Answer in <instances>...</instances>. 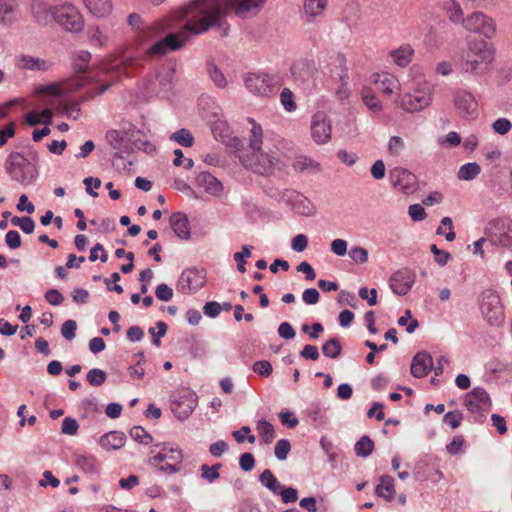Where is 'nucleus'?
<instances>
[{
	"label": "nucleus",
	"mask_w": 512,
	"mask_h": 512,
	"mask_svg": "<svg viewBox=\"0 0 512 512\" xmlns=\"http://www.w3.org/2000/svg\"><path fill=\"white\" fill-rule=\"evenodd\" d=\"M170 226L174 234L183 240H188L191 235L189 221L187 216L182 212L173 213L170 216Z\"/></svg>",
	"instance_id": "393cba45"
},
{
	"label": "nucleus",
	"mask_w": 512,
	"mask_h": 512,
	"mask_svg": "<svg viewBox=\"0 0 512 512\" xmlns=\"http://www.w3.org/2000/svg\"><path fill=\"white\" fill-rule=\"evenodd\" d=\"M5 170L11 179L28 186L37 178V169L24 155L19 152H12L5 161Z\"/></svg>",
	"instance_id": "39448f33"
},
{
	"label": "nucleus",
	"mask_w": 512,
	"mask_h": 512,
	"mask_svg": "<svg viewBox=\"0 0 512 512\" xmlns=\"http://www.w3.org/2000/svg\"><path fill=\"white\" fill-rule=\"evenodd\" d=\"M311 137L315 143L323 145L331 140L332 125L329 116L323 112H316L311 119Z\"/></svg>",
	"instance_id": "ddd939ff"
},
{
	"label": "nucleus",
	"mask_w": 512,
	"mask_h": 512,
	"mask_svg": "<svg viewBox=\"0 0 512 512\" xmlns=\"http://www.w3.org/2000/svg\"><path fill=\"white\" fill-rule=\"evenodd\" d=\"M496 57V48L484 39L467 42V51L458 62V69L463 76L480 78L489 73Z\"/></svg>",
	"instance_id": "f03ea898"
},
{
	"label": "nucleus",
	"mask_w": 512,
	"mask_h": 512,
	"mask_svg": "<svg viewBox=\"0 0 512 512\" xmlns=\"http://www.w3.org/2000/svg\"><path fill=\"white\" fill-rule=\"evenodd\" d=\"M248 123L251 125V129L248 134V145L250 150L252 149H260L261 145L264 143V132L259 123H257L253 118L247 119Z\"/></svg>",
	"instance_id": "473e14b6"
},
{
	"label": "nucleus",
	"mask_w": 512,
	"mask_h": 512,
	"mask_svg": "<svg viewBox=\"0 0 512 512\" xmlns=\"http://www.w3.org/2000/svg\"><path fill=\"white\" fill-rule=\"evenodd\" d=\"M405 148V143L401 137L392 136L388 142V151L391 155H399Z\"/></svg>",
	"instance_id": "4d7b16f0"
},
{
	"label": "nucleus",
	"mask_w": 512,
	"mask_h": 512,
	"mask_svg": "<svg viewBox=\"0 0 512 512\" xmlns=\"http://www.w3.org/2000/svg\"><path fill=\"white\" fill-rule=\"evenodd\" d=\"M196 405V395L189 390H184L172 401L171 409L179 419H185L193 412Z\"/></svg>",
	"instance_id": "a211bd4d"
},
{
	"label": "nucleus",
	"mask_w": 512,
	"mask_h": 512,
	"mask_svg": "<svg viewBox=\"0 0 512 512\" xmlns=\"http://www.w3.org/2000/svg\"><path fill=\"white\" fill-rule=\"evenodd\" d=\"M88 34L93 45L102 47L107 44L108 37L101 31L98 26L90 27Z\"/></svg>",
	"instance_id": "de8ad7c7"
},
{
	"label": "nucleus",
	"mask_w": 512,
	"mask_h": 512,
	"mask_svg": "<svg viewBox=\"0 0 512 512\" xmlns=\"http://www.w3.org/2000/svg\"><path fill=\"white\" fill-rule=\"evenodd\" d=\"M78 428V422L74 418L66 417L62 421L61 431L63 434L75 435L78 431Z\"/></svg>",
	"instance_id": "052dcab7"
},
{
	"label": "nucleus",
	"mask_w": 512,
	"mask_h": 512,
	"mask_svg": "<svg viewBox=\"0 0 512 512\" xmlns=\"http://www.w3.org/2000/svg\"><path fill=\"white\" fill-rule=\"evenodd\" d=\"M291 450V444L287 439H280L275 446L274 453L278 460H286Z\"/></svg>",
	"instance_id": "3c124183"
},
{
	"label": "nucleus",
	"mask_w": 512,
	"mask_h": 512,
	"mask_svg": "<svg viewBox=\"0 0 512 512\" xmlns=\"http://www.w3.org/2000/svg\"><path fill=\"white\" fill-rule=\"evenodd\" d=\"M87 10L95 17L101 18L112 11L111 0H82Z\"/></svg>",
	"instance_id": "2f4dec72"
},
{
	"label": "nucleus",
	"mask_w": 512,
	"mask_h": 512,
	"mask_svg": "<svg viewBox=\"0 0 512 512\" xmlns=\"http://www.w3.org/2000/svg\"><path fill=\"white\" fill-rule=\"evenodd\" d=\"M246 88L254 95L271 97L281 86L279 77L265 73H250L245 77Z\"/></svg>",
	"instance_id": "9d476101"
},
{
	"label": "nucleus",
	"mask_w": 512,
	"mask_h": 512,
	"mask_svg": "<svg viewBox=\"0 0 512 512\" xmlns=\"http://www.w3.org/2000/svg\"><path fill=\"white\" fill-rule=\"evenodd\" d=\"M53 7L44 0H32L30 10L33 20L40 26H47L53 20Z\"/></svg>",
	"instance_id": "aec40b11"
},
{
	"label": "nucleus",
	"mask_w": 512,
	"mask_h": 512,
	"mask_svg": "<svg viewBox=\"0 0 512 512\" xmlns=\"http://www.w3.org/2000/svg\"><path fill=\"white\" fill-rule=\"evenodd\" d=\"M371 82L377 87L378 91L386 97L390 98L401 92L399 79L389 72L374 73L371 76Z\"/></svg>",
	"instance_id": "dca6fc26"
},
{
	"label": "nucleus",
	"mask_w": 512,
	"mask_h": 512,
	"mask_svg": "<svg viewBox=\"0 0 512 512\" xmlns=\"http://www.w3.org/2000/svg\"><path fill=\"white\" fill-rule=\"evenodd\" d=\"M277 495H280L282 501L286 504L296 502L298 499V492L295 488L292 487H281Z\"/></svg>",
	"instance_id": "13d9d810"
},
{
	"label": "nucleus",
	"mask_w": 512,
	"mask_h": 512,
	"mask_svg": "<svg viewBox=\"0 0 512 512\" xmlns=\"http://www.w3.org/2000/svg\"><path fill=\"white\" fill-rule=\"evenodd\" d=\"M390 180L395 188L407 192L413 187L415 176L406 169L395 168L390 172Z\"/></svg>",
	"instance_id": "4be33fe9"
},
{
	"label": "nucleus",
	"mask_w": 512,
	"mask_h": 512,
	"mask_svg": "<svg viewBox=\"0 0 512 512\" xmlns=\"http://www.w3.org/2000/svg\"><path fill=\"white\" fill-rule=\"evenodd\" d=\"M334 64L337 66V87L335 88V96L340 101L348 100L351 95L348 79V68L346 66V58L342 54H336L332 57Z\"/></svg>",
	"instance_id": "4468645a"
},
{
	"label": "nucleus",
	"mask_w": 512,
	"mask_h": 512,
	"mask_svg": "<svg viewBox=\"0 0 512 512\" xmlns=\"http://www.w3.org/2000/svg\"><path fill=\"white\" fill-rule=\"evenodd\" d=\"M375 494L388 502L393 501L395 497V481L393 477L382 475L375 487Z\"/></svg>",
	"instance_id": "cd10ccee"
},
{
	"label": "nucleus",
	"mask_w": 512,
	"mask_h": 512,
	"mask_svg": "<svg viewBox=\"0 0 512 512\" xmlns=\"http://www.w3.org/2000/svg\"><path fill=\"white\" fill-rule=\"evenodd\" d=\"M89 82L87 76L77 75L73 78L67 79L62 83L53 84L46 87V91L55 96H59L65 93L74 92L81 87H84Z\"/></svg>",
	"instance_id": "6ab92c4d"
},
{
	"label": "nucleus",
	"mask_w": 512,
	"mask_h": 512,
	"mask_svg": "<svg viewBox=\"0 0 512 512\" xmlns=\"http://www.w3.org/2000/svg\"><path fill=\"white\" fill-rule=\"evenodd\" d=\"M280 101L284 109L288 112H293L297 108L296 103L294 101V94L289 88H284L281 91Z\"/></svg>",
	"instance_id": "09e8293b"
},
{
	"label": "nucleus",
	"mask_w": 512,
	"mask_h": 512,
	"mask_svg": "<svg viewBox=\"0 0 512 512\" xmlns=\"http://www.w3.org/2000/svg\"><path fill=\"white\" fill-rule=\"evenodd\" d=\"M414 49L410 44H403L399 48L390 51L389 56L394 64L399 67L408 66L413 58Z\"/></svg>",
	"instance_id": "c85d7f7f"
},
{
	"label": "nucleus",
	"mask_w": 512,
	"mask_h": 512,
	"mask_svg": "<svg viewBox=\"0 0 512 512\" xmlns=\"http://www.w3.org/2000/svg\"><path fill=\"white\" fill-rule=\"evenodd\" d=\"M453 104L462 118L474 120L478 117V101L467 89L458 88L453 95Z\"/></svg>",
	"instance_id": "9b49d317"
},
{
	"label": "nucleus",
	"mask_w": 512,
	"mask_h": 512,
	"mask_svg": "<svg viewBox=\"0 0 512 512\" xmlns=\"http://www.w3.org/2000/svg\"><path fill=\"white\" fill-rule=\"evenodd\" d=\"M198 181L204 187L205 191L211 195H218L222 191L221 182L210 173L200 174Z\"/></svg>",
	"instance_id": "c9c22d12"
},
{
	"label": "nucleus",
	"mask_w": 512,
	"mask_h": 512,
	"mask_svg": "<svg viewBox=\"0 0 512 512\" xmlns=\"http://www.w3.org/2000/svg\"><path fill=\"white\" fill-rule=\"evenodd\" d=\"M463 28L468 32L481 35L487 40L495 38L498 33L495 19L481 11L468 14L465 17Z\"/></svg>",
	"instance_id": "1a4fd4ad"
},
{
	"label": "nucleus",
	"mask_w": 512,
	"mask_h": 512,
	"mask_svg": "<svg viewBox=\"0 0 512 512\" xmlns=\"http://www.w3.org/2000/svg\"><path fill=\"white\" fill-rule=\"evenodd\" d=\"M11 223L14 226H18L26 234H31L35 228V223H34L33 219L28 216H24V217L14 216L11 219Z\"/></svg>",
	"instance_id": "49530a36"
},
{
	"label": "nucleus",
	"mask_w": 512,
	"mask_h": 512,
	"mask_svg": "<svg viewBox=\"0 0 512 512\" xmlns=\"http://www.w3.org/2000/svg\"><path fill=\"white\" fill-rule=\"evenodd\" d=\"M464 442H465V440L462 435L455 436L452 439V441L449 444H447V446H446L447 452L450 455L458 454L462 450Z\"/></svg>",
	"instance_id": "680f3d73"
},
{
	"label": "nucleus",
	"mask_w": 512,
	"mask_h": 512,
	"mask_svg": "<svg viewBox=\"0 0 512 512\" xmlns=\"http://www.w3.org/2000/svg\"><path fill=\"white\" fill-rule=\"evenodd\" d=\"M463 419V415L459 411H450L444 415L443 421L449 425L452 429H456L460 426Z\"/></svg>",
	"instance_id": "6e6d98bb"
},
{
	"label": "nucleus",
	"mask_w": 512,
	"mask_h": 512,
	"mask_svg": "<svg viewBox=\"0 0 512 512\" xmlns=\"http://www.w3.org/2000/svg\"><path fill=\"white\" fill-rule=\"evenodd\" d=\"M75 465L84 473L90 475H99L101 471V463L98 459L90 454L76 455Z\"/></svg>",
	"instance_id": "a878e982"
},
{
	"label": "nucleus",
	"mask_w": 512,
	"mask_h": 512,
	"mask_svg": "<svg viewBox=\"0 0 512 512\" xmlns=\"http://www.w3.org/2000/svg\"><path fill=\"white\" fill-rule=\"evenodd\" d=\"M156 297L161 301H170L173 297V290L167 284L161 283L156 287Z\"/></svg>",
	"instance_id": "bf43d9fd"
},
{
	"label": "nucleus",
	"mask_w": 512,
	"mask_h": 512,
	"mask_svg": "<svg viewBox=\"0 0 512 512\" xmlns=\"http://www.w3.org/2000/svg\"><path fill=\"white\" fill-rule=\"evenodd\" d=\"M481 172V167L476 162H470L462 165L458 171V179L470 181L475 179Z\"/></svg>",
	"instance_id": "4c0bfd02"
},
{
	"label": "nucleus",
	"mask_w": 512,
	"mask_h": 512,
	"mask_svg": "<svg viewBox=\"0 0 512 512\" xmlns=\"http://www.w3.org/2000/svg\"><path fill=\"white\" fill-rule=\"evenodd\" d=\"M445 11L449 20L454 24L464 25L465 17L460 4L456 0H448L444 4Z\"/></svg>",
	"instance_id": "f704fd0d"
},
{
	"label": "nucleus",
	"mask_w": 512,
	"mask_h": 512,
	"mask_svg": "<svg viewBox=\"0 0 512 512\" xmlns=\"http://www.w3.org/2000/svg\"><path fill=\"white\" fill-rule=\"evenodd\" d=\"M479 307L483 318L491 326H500L504 322V307L500 296L494 290L487 289L480 294Z\"/></svg>",
	"instance_id": "0eeeda50"
},
{
	"label": "nucleus",
	"mask_w": 512,
	"mask_h": 512,
	"mask_svg": "<svg viewBox=\"0 0 512 512\" xmlns=\"http://www.w3.org/2000/svg\"><path fill=\"white\" fill-rule=\"evenodd\" d=\"M206 282V272L203 269H185L176 284L178 292L182 294L194 293L201 289Z\"/></svg>",
	"instance_id": "f8f14e48"
},
{
	"label": "nucleus",
	"mask_w": 512,
	"mask_h": 512,
	"mask_svg": "<svg viewBox=\"0 0 512 512\" xmlns=\"http://www.w3.org/2000/svg\"><path fill=\"white\" fill-rule=\"evenodd\" d=\"M16 65L21 69L46 71L50 68V63L44 59L21 55L16 60Z\"/></svg>",
	"instance_id": "c756f323"
},
{
	"label": "nucleus",
	"mask_w": 512,
	"mask_h": 512,
	"mask_svg": "<svg viewBox=\"0 0 512 512\" xmlns=\"http://www.w3.org/2000/svg\"><path fill=\"white\" fill-rule=\"evenodd\" d=\"M19 18V5L16 0H0V24L9 26Z\"/></svg>",
	"instance_id": "b1692460"
},
{
	"label": "nucleus",
	"mask_w": 512,
	"mask_h": 512,
	"mask_svg": "<svg viewBox=\"0 0 512 512\" xmlns=\"http://www.w3.org/2000/svg\"><path fill=\"white\" fill-rule=\"evenodd\" d=\"M374 450V442L368 437L363 436L355 444V453L360 457H368Z\"/></svg>",
	"instance_id": "a19ab883"
},
{
	"label": "nucleus",
	"mask_w": 512,
	"mask_h": 512,
	"mask_svg": "<svg viewBox=\"0 0 512 512\" xmlns=\"http://www.w3.org/2000/svg\"><path fill=\"white\" fill-rule=\"evenodd\" d=\"M260 483L269 489L273 494H278L279 489L281 488L280 483L277 478L273 475V473L266 469L259 476Z\"/></svg>",
	"instance_id": "58836bf2"
},
{
	"label": "nucleus",
	"mask_w": 512,
	"mask_h": 512,
	"mask_svg": "<svg viewBox=\"0 0 512 512\" xmlns=\"http://www.w3.org/2000/svg\"><path fill=\"white\" fill-rule=\"evenodd\" d=\"M268 140L266 137V142L261 145L260 149H252L251 155L241 158L244 166L261 175L271 174L280 162L276 145L270 146Z\"/></svg>",
	"instance_id": "7ed1b4c3"
},
{
	"label": "nucleus",
	"mask_w": 512,
	"mask_h": 512,
	"mask_svg": "<svg viewBox=\"0 0 512 512\" xmlns=\"http://www.w3.org/2000/svg\"><path fill=\"white\" fill-rule=\"evenodd\" d=\"M256 430L260 438L266 444L272 443L276 437L274 426L266 420L258 421Z\"/></svg>",
	"instance_id": "e433bc0d"
},
{
	"label": "nucleus",
	"mask_w": 512,
	"mask_h": 512,
	"mask_svg": "<svg viewBox=\"0 0 512 512\" xmlns=\"http://www.w3.org/2000/svg\"><path fill=\"white\" fill-rule=\"evenodd\" d=\"M105 138L108 144L115 150L123 151L126 147L125 138L118 130H109Z\"/></svg>",
	"instance_id": "ea45409f"
},
{
	"label": "nucleus",
	"mask_w": 512,
	"mask_h": 512,
	"mask_svg": "<svg viewBox=\"0 0 512 512\" xmlns=\"http://www.w3.org/2000/svg\"><path fill=\"white\" fill-rule=\"evenodd\" d=\"M266 0H194L188 6L178 8L163 22L144 33L154 36V30L173 29L178 23L184 25L178 33H170L156 41L147 51L149 56H162L169 51L181 49L191 34L198 35L211 27L220 25L221 19L230 11L240 17L256 14Z\"/></svg>",
	"instance_id": "f257e3e1"
},
{
	"label": "nucleus",
	"mask_w": 512,
	"mask_h": 512,
	"mask_svg": "<svg viewBox=\"0 0 512 512\" xmlns=\"http://www.w3.org/2000/svg\"><path fill=\"white\" fill-rule=\"evenodd\" d=\"M341 351L342 346L340 344V341L335 338L326 341L322 346V352L328 358L335 359L339 357Z\"/></svg>",
	"instance_id": "79ce46f5"
},
{
	"label": "nucleus",
	"mask_w": 512,
	"mask_h": 512,
	"mask_svg": "<svg viewBox=\"0 0 512 512\" xmlns=\"http://www.w3.org/2000/svg\"><path fill=\"white\" fill-rule=\"evenodd\" d=\"M62 113L67 117L77 119L80 116L81 109L79 102H69L63 106Z\"/></svg>",
	"instance_id": "e2e57ef3"
},
{
	"label": "nucleus",
	"mask_w": 512,
	"mask_h": 512,
	"mask_svg": "<svg viewBox=\"0 0 512 512\" xmlns=\"http://www.w3.org/2000/svg\"><path fill=\"white\" fill-rule=\"evenodd\" d=\"M130 436L141 444H149L152 441V436L140 426H134L130 430Z\"/></svg>",
	"instance_id": "603ef678"
},
{
	"label": "nucleus",
	"mask_w": 512,
	"mask_h": 512,
	"mask_svg": "<svg viewBox=\"0 0 512 512\" xmlns=\"http://www.w3.org/2000/svg\"><path fill=\"white\" fill-rule=\"evenodd\" d=\"M5 243L11 249H18L21 246V237L18 231H8L5 235Z\"/></svg>",
	"instance_id": "0e129e2a"
},
{
	"label": "nucleus",
	"mask_w": 512,
	"mask_h": 512,
	"mask_svg": "<svg viewBox=\"0 0 512 512\" xmlns=\"http://www.w3.org/2000/svg\"><path fill=\"white\" fill-rule=\"evenodd\" d=\"M434 85L429 81L418 83L395 100L396 105L407 113L420 112L432 104Z\"/></svg>",
	"instance_id": "20e7f679"
},
{
	"label": "nucleus",
	"mask_w": 512,
	"mask_h": 512,
	"mask_svg": "<svg viewBox=\"0 0 512 512\" xmlns=\"http://www.w3.org/2000/svg\"><path fill=\"white\" fill-rule=\"evenodd\" d=\"M485 235L492 245L510 248L512 246V219L501 217L490 220L485 227Z\"/></svg>",
	"instance_id": "6e6552de"
},
{
	"label": "nucleus",
	"mask_w": 512,
	"mask_h": 512,
	"mask_svg": "<svg viewBox=\"0 0 512 512\" xmlns=\"http://www.w3.org/2000/svg\"><path fill=\"white\" fill-rule=\"evenodd\" d=\"M349 257L358 264H364L368 261V251L363 247H352L349 251Z\"/></svg>",
	"instance_id": "864d4df0"
},
{
	"label": "nucleus",
	"mask_w": 512,
	"mask_h": 512,
	"mask_svg": "<svg viewBox=\"0 0 512 512\" xmlns=\"http://www.w3.org/2000/svg\"><path fill=\"white\" fill-rule=\"evenodd\" d=\"M170 139L177 142L183 147H191L194 143V138L191 132L185 128H182L176 132H174Z\"/></svg>",
	"instance_id": "c03bdc74"
},
{
	"label": "nucleus",
	"mask_w": 512,
	"mask_h": 512,
	"mask_svg": "<svg viewBox=\"0 0 512 512\" xmlns=\"http://www.w3.org/2000/svg\"><path fill=\"white\" fill-rule=\"evenodd\" d=\"M409 216L414 221H422L426 218V212L422 205L413 204L408 209Z\"/></svg>",
	"instance_id": "774afa93"
},
{
	"label": "nucleus",
	"mask_w": 512,
	"mask_h": 512,
	"mask_svg": "<svg viewBox=\"0 0 512 512\" xmlns=\"http://www.w3.org/2000/svg\"><path fill=\"white\" fill-rule=\"evenodd\" d=\"M439 143L448 147H455L461 143V137L457 132L451 131L446 136L441 137Z\"/></svg>",
	"instance_id": "338daca9"
},
{
	"label": "nucleus",
	"mask_w": 512,
	"mask_h": 512,
	"mask_svg": "<svg viewBox=\"0 0 512 512\" xmlns=\"http://www.w3.org/2000/svg\"><path fill=\"white\" fill-rule=\"evenodd\" d=\"M53 20L66 32L80 33L84 29V17L80 10L70 2L53 7Z\"/></svg>",
	"instance_id": "423d86ee"
},
{
	"label": "nucleus",
	"mask_w": 512,
	"mask_h": 512,
	"mask_svg": "<svg viewBox=\"0 0 512 512\" xmlns=\"http://www.w3.org/2000/svg\"><path fill=\"white\" fill-rule=\"evenodd\" d=\"M77 325L74 320H67L61 327V334L64 338L72 340L76 335Z\"/></svg>",
	"instance_id": "69168bd1"
},
{
	"label": "nucleus",
	"mask_w": 512,
	"mask_h": 512,
	"mask_svg": "<svg viewBox=\"0 0 512 512\" xmlns=\"http://www.w3.org/2000/svg\"><path fill=\"white\" fill-rule=\"evenodd\" d=\"M221 464L217 463L213 466H209L207 464H203L200 468L201 471V477L206 480L209 483H213L215 480H217L220 477L219 470L221 468Z\"/></svg>",
	"instance_id": "a18cd8bd"
},
{
	"label": "nucleus",
	"mask_w": 512,
	"mask_h": 512,
	"mask_svg": "<svg viewBox=\"0 0 512 512\" xmlns=\"http://www.w3.org/2000/svg\"><path fill=\"white\" fill-rule=\"evenodd\" d=\"M91 60V54L88 51H80L76 54L73 61V68L75 72L81 74L85 72Z\"/></svg>",
	"instance_id": "37998d69"
},
{
	"label": "nucleus",
	"mask_w": 512,
	"mask_h": 512,
	"mask_svg": "<svg viewBox=\"0 0 512 512\" xmlns=\"http://www.w3.org/2000/svg\"><path fill=\"white\" fill-rule=\"evenodd\" d=\"M361 98L371 112L379 113L383 110V104L372 88L364 86L361 90Z\"/></svg>",
	"instance_id": "72a5a7b5"
},
{
	"label": "nucleus",
	"mask_w": 512,
	"mask_h": 512,
	"mask_svg": "<svg viewBox=\"0 0 512 512\" xmlns=\"http://www.w3.org/2000/svg\"><path fill=\"white\" fill-rule=\"evenodd\" d=\"M416 274L413 270L402 268L395 271L389 279V286L393 293L399 296L406 295L413 287Z\"/></svg>",
	"instance_id": "2eb2a0df"
},
{
	"label": "nucleus",
	"mask_w": 512,
	"mask_h": 512,
	"mask_svg": "<svg viewBox=\"0 0 512 512\" xmlns=\"http://www.w3.org/2000/svg\"><path fill=\"white\" fill-rule=\"evenodd\" d=\"M86 378L90 385L100 386L106 381L107 375L103 370L93 368L87 373Z\"/></svg>",
	"instance_id": "8fccbe9b"
},
{
	"label": "nucleus",
	"mask_w": 512,
	"mask_h": 512,
	"mask_svg": "<svg viewBox=\"0 0 512 512\" xmlns=\"http://www.w3.org/2000/svg\"><path fill=\"white\" fill-rule=\"evenodd\" d=\"M433 368V360L426 352L417 353L411 363V373L414 377H425Z\"/></svg>",
	"instance_id": "5701e85b"
},
{
	"label": "nucleus",
	"mask_w": 512,
	"mask_h": 512,
	"mask_svg": "<svg viewBox=\"0 0 512 512\" xmlns=\"http://www.w3.org/2000/svg\"><path fill=\"white\" fill-rule=\"evenodd\" d=\"M464 404L472 413L485 412L491 407V399L485 389L476 387L466 394Z\"/></svg>",
	"instance_id": "f3484780"
},
{
	"label": "nucleus",
	"mask_w": 512,
	"mask_h": 512,
	"mask_svg": "<svg viewBox=\"0 0 512 512\" xmlns=\"http://www.w3.org/2000/svg\"><path fill=\"white\" fill-rule=\"evenodd\" d=\"M327 6V0H304V11L302 18L309 23L321 16Z\"/></svg>",
	"instance_id": "bb28decb"
},
{
	"label": "nucleus",
	"mask_w": 512,
	"mask_h": 512,
	"mask_svg": "<svg viewBox=\"0 0 512 512\" xmlns=\"http://www.w3.org/2000/svg\"><path fill=\"white\" fill-rule=\"evenodd\" d=\"M492 128L495 133L505 135L511 130L512 123L507 118H498L493 122Z\"/></svg>",
	"instance_id": "5fc2aeb1"
},
{
	"label": "nucleus",
	"mask_w": 512,
	"mask_h": 512,
	"mask_svg": "<svg viewBox=\"0 0 512 512\" xmlns=\"http://www.w3.org/2000/svg\"><path fill=\"white\" fill-rule=\"evenodd\" d=\"M126 436L122 432L111 431L100 438L99 444L105 450H117L124 446Z\"/></svg>",
	"instance_id": "7c9ffc66"
},
{
	"label": "nucleus",
	"mask_w": 512,
	"mask_h": 512,
	"mask_svg": "<svg viewBox=\"0 0 512 512\" xmlns=\"http://www.w3.org/2000/svg\"><path fill=\"white\" fill-rule=\"evenodd\" d=\"M164 461L182 463L183 453L178 447L163 445L161 450L149 458V465L158 466Z\"/></svg>",
	"instance_id": "412c9836"
}]
</instances>
